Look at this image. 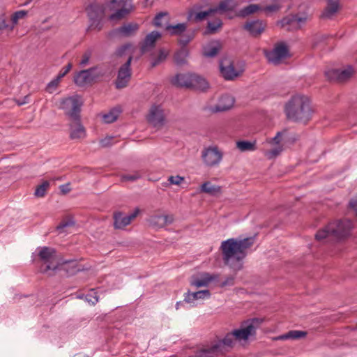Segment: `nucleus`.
Listing matches in <instances>:
<instances>
[{
	"mask_svg": "<svg viewBox=\"0 0 357 357\" xmlns=\"http://www.w3.org/2000/svg\"><path fill=\"white\" fill-rule=\"evenodd\" d=\"M255 236L244 238H229L221 243L220 250L225 265L228 266L235 273L243 268V259L247 256V250L255 242Z\"/></svg>",
	"mask_w": 357,
	"mask_h": 357,
	"instance_id": "obj_1",
	"label": "nucleus"
},
{
	"mask_svg": "<svg viewBox=\"0 0 357 357\" xmlns=\"http://www.w3.org/2000/svg\"><path fill=\"white\" fill-rule=\"evenodd\" d=\"M284 113L288 120L307 124L313 114L309 98L302 95L292 96L284 105Z\"/></svg>",
	"mask_w": 357,
	"mask_h": 357,
	"instance_id": "obj_2",
	"label": "nucleus"
},
{
	"mask_svg": "<svg viewBox=\"0 0 357 357\" xmlns=\"http://www.w3.org/2000/svg\"><path fill=\"white\" fill-rule=\"evenodd\" d=\"M71 108L68 111V128L71 139H82L86 135L84 126L81 121L82 107L84 104L82 98L79 95L68 97Z\"/></svg>",
	"mask_w": 357,
	"mask_h": 357,
	"instance_id": "obj_3",
	"label": "nucleus"
},
{
	"mask_svg": "<svg viewBox=\"0 0 357 357\" xmlns=\"http://www.w3.org/2000/svg\"><path fill=\"white\" fill-rule=\"evenodd\" d=\"M352 222L347 219L331 222L317 231L315 238L321 241L331 236L336 240H341L350 234Z\"/></svg>",
	"mask_w": 357,
	"mask_h": 357,
	"instance_id": "obj_4",
	"label": "nucleus"
},
{
	"mask_svg": "<svg viewBox=\"0 0 357 357\" xmlns=\"http://www.w3.org/2000/svg\"><path fill=\"white\" fill-rule=\"evenodd\" d=\"M38 257L45 265L40 268L43 273H47L49 271H55L58 268L59 257L55 249L50 247H42L38 248Z\"/></svg>",
	"mask_w": 357,
	"mask_h": 357,
	"instance_id": "obj_5",
	"label": "nucleus"
},
{
	"mask_svg": "<svg viewBox=\"0 0 357 357\" xmlns=\"http://www.w3.org/2000/svg\"><path fill=\"white\" fill-rule=\"evenodd\" d=\"M105 6L97 3L89 5L86 10L89 19V29H96L100 31L102 29V20L105 17Z\"/></svg>",
	"mask_w": 357,
	"mask_h": 357,
	"instance_id": "obj_6",
	"label": "nucleus"
},
{
	"mask_svg": "<svg viewBox=\"0 0 357 357\" xmlns=\"http://www.w3.org/2000/svg\"><path fill=\"white\" fill-rule=\"evenodd\" d=\"M264 319L253 318L248 319L242 324V328L231 331L236 340H247L250 336L256 334V330L263 323Z\"/></svg>",
	"mask_w": 357,
	"mask_h": 357,
	"instance_id": "obj_7",
	"label": "nucleus"
},
{
	"mask_svg": "<svg viewBox=\"0 0 357 357\" xmlns=\"http://www.w3.org/2000/svg\"><path fill=\"white\" fill-rule=\"evenodd\" d=\"M219 66L220 74L225 80H234L244 71L243 68H236L234 61L227 56L220 59Z\"/></svg>",
	"mask_w": 357,
	"mask_h": 357,
	"instance_id": "obj_8",
	"label": "nucleus"
},
{
	"mask_svg": "<svg viewBox=\"0 0 357 357\" xmlns=\"http://www.w3.org/2000/svg\"><path fill=\"white\" fill-rule=\"evenodd\" d=\"M133 56L130 54L126 62L119 68L117 77L115 80V86L116 89H121L128 86L132 75L130 65Z\"/></svg>",
	"mask_w": 357,
	"mask_h": 357,
	"instance_id": "obj_9",
	"label": "nucleus"
},
{
	"mask_svg": "<svg viewBox=\"0 0 357 357\" xmlns=\"http://www.w3.org/2000/svg\"><path fill=\"white\" fill-rule=\"evenodd\" d=\"M102 75V73L98 71V67H92L79 72L74 77V82L77 85L83 86L86 84H91Z\"/></svg>",
	"mask_w": 357,
	"mask_h": 357,
	"instance_id": "obj_10",
	"label": "nucleus"
},
{
	"mask_svg": "<svg viewBox=\"0 0 357 357\" xmlns=\"http://www.w3.org/2000/svg\"><path fill=\"white\" fill-rule=\"evenodd\" d=\"M354 70L352 66H349L345 69H330L325 71L324 75L330 82L342 83L347 81L354 74Z\"/></svg>",
	"mask_w": 357,
	"mask_h": 357,
	"instance_id": "obj_11",
	"label": "nucleus"
},
{
	"mask_svg": "<svg viewBox=\"0 0 357 357\" xmlns=\"http://www.w3.org/2000/svg\"><path fill=\"white\" fill-rule=\"evenodd\" d=\"M288 56H289L288 47L282 43L278 44L273 50L266 52L268 61L275 65L280 64L282 59Z\"/></svg>",
	"mask_w": 357,
	"mask_h": 357,
	"instance_id": "obj_12",
	"label": "nucleus"
},
{
	"mask_svg": "<svg viewBox=\"0 0 357 357\" xmlns=\"http://www.w3.org/2000/svg\"><path fill=\"white\" fill-rule=\"evenodd\" d=\"M202 157L207 166L212 167L220 162L222 153L218 150L217 146H209L203 150Z\"/></svg>",
	"mask_w": 357,
	"mask_h": 357,
	"instance_id": "obj_13",
	"label": "nucleus"
},
{
	"mask_svg": "<svg viewBox=\"0 0 357 357\" xmlns=\"http://www.w3.org/2000/svg\"><path fill=\"white\" fill-rule=\"evenodd\" d=\"M139 29V25L136 22L124 23L122 26L113 29L110 36L128 38L135 36Z\"/></svg>",
	"mask_w": 357,
	"mask_h": 357,
	"instance_id": "obj_14",
	"label": "nucleus"
},
{
	"mask_svg": "<svg viewBox=\"0 0 357 357\" xmlns=\"http://www.w3.org/2000/svg\"><path fill=\"white\" fill-rule=\"evenodd\" d=\"M164 111L160 105H153L146 116L147 121L154 127L162 126L165 122Z\"/></svg>",
	"mask_w": 357,
	"mask_h": 357,
	"instance_id": "obj_15",
	"label": "nucleus"
},
{
	"mask_svg": "<svg viewBox=\"0 0 357 357\" xmlns=\"http://www.w3.org/2000/svg\"><path fill=\"white\" fill-rule=\"evenodd\" d=\"M266 27V22L261 20L247 21L243 26V29L252 37L259 36L264 31Z\"/></svg>",
	"mask_w": 357,
	"mask_h": 357,
	"instance_id": "obj_16",
	"label": "nucleus"
},
{
	"mask_svg": "<svg viewBox=\"0 0 357 357\" xmlns=\"http://www.w3.org/2000/svg\"><path fill=\"white\" fill-rule=\"evenodd\" d=\"M326 1L327 5L321 14L320 18L323 20H331L341 9V6L340 4L339 0Z\"/></svg>",
	"mask_w": 357,
	"mask_h": 357,
	"instance_id": "obj_17",
	"label": "nucleus"
},
{
	"mask_svg": "<svg viewBox=\"0 0 357 357\" xmlns=\"http://www.w3.org/2000/svg\"><path fill=\"white\" fill-rule=\"evenodd\" d=\"M174 220L173 215L154 214L149 219V224L153 227L162 228L166 225L172 224Z\"/></svg>",
	"mask_w": 357,
	"mask_h": 357,
	"instance_id": "obj_18",
	"label": "nucleus"
},
{
	"mask_svg": "<svg viewBox=\"0 0 357 357\" xmlns=\"http://www.w3.org/2000/svg\"><path fill=\"white\" fill-rule=\"evenodd\" d=\"M282 134V132H278L276 135L269 141L271 144L275 145V146L265 152V155L268 159L276 158L282 151L283 147L282 145L280 144Z\"/></svg>",
	"mask_w": 357,
	"mask_h": 357,
	"instance_id": "obj_19",
	"label": "nucleus"
},
{
	"mask_svg": "<svg viewBox=\"0 0 357 357\" xmlns=\"http://www.w3.org/2000/svg\"><path fill=\"white\" fill-rule=\"evenodd\" d=\"M162 35L157 31L149 33L144 39L140 47V52L144 54L155 45L156 40L161 38Z\"/></svg>",
	"mask_w": 357,
	"mask_h": 357,
	"instance_id": "obj_20",
	"label": "nucleus"
},
{
	"mask_svg": "<svg viewBox=\"0 0 357 357\" xmlns=\"http://www.w3.org/2000/svg\"><path fill=\"white\" fill-rule=\"evenodd\" d=\"M208 88L209 84L203 77L192 73L189 89L206 91Z\"/></svg>",
	"mask_w": 357,
	"mask_h": 357,
	"instance_id": "obj_21",
	"label": "nucleus"
},
{
	"mask_svg": "<svg viewBox=\"0 0 357 357\" xmlns=\"http://www.w3.org/2000/svg\"><path fill=\"white\" fill-rule=\"evenodd\" d=\"M219 352V345L216 342L211 347H202L195 351L194 354L189 357H214Z\"/></svg>",
	"mask_w": 357,
	"mask_h": 357,
	"instance_id": "obj_22",
	"label": "nucleus"
},
{
	"mask_svg": "<svg viewBox=\"0 0 357 357\" xmlns=\"http://www.w3.org/2000/svg\"><path fill=\"white\" fill-rule=\"evenodd\" d=\"M192 73H178L176 74L170 80L173 86L177 87L190 88V79Z\"/></svg>",
	"mask_w": 357,
	"mask_h": 357,
	"instance_id": "obj_23",
	"label": "nucleus"
},
{
	"mask_svg": "<svg viewBox=\"0 0 357 357\" xmlns=\"http://www.w3.org/2000/svg\"><path fill=\"white\" fill-rule=\"evenodd\" d=\"M190 55L188 48H179L174 54L173 60L174 63L179 67H182L188 63V58Z\"/></svg>",
	"mask_w": 357,
	"mask_h": 357,
	"instance_id": "obj_24",
	"label": "nucleus"
},
{
	"mask_svg": "<svg viewBox=\"0 0 357 357\" xmlns=\"http://www.w3.org/2000/svg\"><path fill=\"white\" fill-rule=\"evenodd\" d=\"M234 104V99L230 96H223L213 108V112H220L229 110Z\"/></svg>",
	"mask_w": 357,
	"mask_h": 357,
	"instance_id": "obj_25",
	"label": "nucleus"
},
{
	"mask_svg": "<svg viewBox=\"0 0 357 357\" xmlns=\"http://www.w3.org/2000/svg\"><path fill=\"white\" fill-rule=\"evenodd\" d=\"M68 296L70 297L71 301H73L76 298L83 299L84 298L85 301L91 305H95L98 302V296L94 289H90L89 293L85 296L82 293H78L75 296L73 294H70Z\"/></svg>",
	"mask_w": 357,
	"mask_h": 357,
	"instance_id": "obj_26",
	"label": "nucleus"
},
{
	"mask_svg": "<svg viewBox=\"0 0 357 357\" xmlns=\"http://www.w3.org/2000/svg\"><path fill=\"white\" fill-rule=\"evenodd\" d=\"M222 49V45L219 40H213L204 47L203 50V56L207 58H213L219 53Z\"/></svg>",
	"mask_w": 357,
	"mask_h": 357,
	"instance_id": "obj_27",
	"label": "nucleus"
},
{
	"mask_svg": "<svg viewBox=\"0 0 357 357\" xmlns=\"http://www.w3.org/2000/svg\"><path fill=\"white\" fill-rule=\"evenodd\" d=\"M114 227L116 229H123L127 225H130L128 222L126 215H123V212L116 211L113 214Z\"/></svg>",
	"mask_w": 357,
	"mask_h": 357,
	"instance_id": "obj_28",
	"label": "nucleus"
},
{
	"mask_svg": "<svg viewBox=\"0 0 357 357\" xmlns=\"http://www.w3.org/2000/svg\"><path fill=\"white\" fill-rule=\"evenodd\" d=\"M307 333L302 331H289L285 334L279 335L274 338L275 340H285L288 339L298 340L306 337Z\"/></svg>",
	"mask_w": 357,
	"mask_h": 357,
	"instance_id": "obj_29",
	"label": "nucleus"
},
{
	"mask_svg": "<svg viewBox=\"0 0 357 357\" xmlns=\"http://www.w3.org/2000/svg\"><path fill=\"white\" fill-rule=\"evenodd\" d=\"M218 278V275H211L208 273H204L202 275L201 279L194 280L191 281V284L196 286L197 287H205L207 286L208 282L212 280H217Z\"/></svg>",
	"mask_w": 357,
	"mask_h": 357,
	"instance_id": "obj_30",
	"label": "nucleus"
},
{
	"mask_svg": "<svg viewBox=\"0 0 357 357\" xmlns=\"http://www.w3.org/2000/svg\"><path fill=\"white\" fill-rule=\"evenodd\" d=\"M200 191L211 196H216L221 193L222 189L219 185H211V182L206 181L201 185Z\"/></svg>",
	"mask_w": 357,
	"mask_h": 357,
	"instance_id": "obj_31",
	"label": "nucleus"
},
{
	"mask_svg": "<svg viewBox=\"0 0 357 357\" xmlns=\"http://www.w3.org/2000/svg\"><path fill=\"white\" fill-rule=\"evenodd\" d=\"M262 10V7L259 4H250L243 8L241 9L237 13L236 16L245 18L247 16L252 15L257 11Z\"/></svg>",
	"mask_w": 357,
	"mask_h": 357,
	"instance_id": "obj_32",
	"label": "nucleus"
},
{
	"mask_svg": "<svg viewBox=\"0 0 357 357\" xmlns=\"http://www.w3.org/2000/svg\"><path fill=\"white\" fill-rule=\"evenodd\" d=\"M237 6L238 3L234 0H222L215 8L218 12L225 13L234 10Z\"/></svg>",
	"mask_w": 357,
	"mask_h": 357,
	"instance_id": "obj_33",
	"label": "nucleus"
},
{
	"mask_svg": "<svg viewBox=\"0 0 357 357\" xmlns=\"http://www.w3.org/2000/svg\"><path fill=\"white\" fill-rule=\"evenodd\" d=\"M234 337L231 332L227 333L225 337L219 340L216 344L219 345V349L222 352L225 347L232 348L234 345Z\"/></svg>",
	"mask_w": 357,
	"mask_h": 357,
	"instance_id": "obj_34",
	"label": "nucleus"
},
{
	"mask_svg": "<svg viewBox=\"0 0 357 357\" xmlns=\"http://www.w3.org/2000/svg\"><path fill=\"white\" fill-rule=\"evenodd\" d=\"M67 74V66L62 68L61 72L56 76L55 79L52 80L47 86L46 91L52 93L58 86L61 79Z\"/></svg>",
	"mask_w": 357,
	"mask_h": 357,
	"instance_id": "obj_35",
	"label": "nucleus"
},
{
	"mask_svg": "<svg viewBox=\"0 0 357 357\" xmlns=\"http://www.w3.org/2000/svg\"><path fill=\"white\" fill-rule=\"evenodd\" d=\"M187 29L185 23H178L176 25H167L165 26V30L169 31L171 36H181Z\"/></svg>",
	"mask_w": 357,
	"mask_h": 357,
	"instance_id": "obj_36",
	"label": "nucleus"
},
{
	"mask_svg": "<svg viewBox=\"0 0 357 357\" xmlns=\"http://www.w3.org/2000/svg\"><path fill=\"white\" fill-rule=\"evenodd\" d=\"M222 22L220 19H215L213 22H208L206 29L204 32V35H211L215 33L219 28L222 26Z\"/></svg>",
	"mask_w": 357,
	"mask_h": 357,
	"instance_id": "obj_37",
	"label": "nucleus"
},
{
	"mask_svg": "<svg viewBox=\"0 0 357 357\" xmlns=\"http://www.w3.org/2000/svg\"><path fill=\"white\" fill-rule=\"evenodd\" d=\"M86 269L84 265L79 264L77 260L68 259V276L74 275L77 273Z\"/></svg>",
	"mask_w": 357,
	"mask_h": 357,
	"instance_id": "obj_38",
	"label": "nucleus"
},
{
	"mask_svg": "<svg viewBox=\"0 0 357 357\" xmlns=\"http://www.w3.org/2000/svg\"><path fill=\"white\" fill-rule=\"evenodd\" d=\"M121 112V107H115L112 108L107 114L103 115V120L106 123H113L118 119V116Z\"/></svg>",
	"mask_w": 357,
	"mask_h": 357,
	"instance_id": "obj_39",
	"label": "nucleus"
},
{
	"mask_svg": "<svg viewBox=\"0 0 357 357\" xmlns=\"http://www.w3.org/2000/svg\"><path fill=\"white\" fill-rule=\"evenodd\" d=\"M210 291L208 290H201L192 294H188L187 296L185 298V301L187 303H190L192 301L204 298L205 296H209Z\"/></svg>",
	"mask_w": 357,
	"mask_h": 357,
	"instance_id": "obj_40",
	"label": "nucleus"
},
{
	"mask_svg": "<svg viewBox=\"0 0 357 357\" xmlns=\"http://www.w3.org/2000/svg\"><path fill=\"white\" fill-rule=\"evenodd\" d=\"M195 37V33H185L181 34V38L178 39V44L180 45V48H188V44Z\"/></svg>",
	"mask_w": 357,
	"mask_h": 357,
	"instance_id": "obj_41",
	"label": "nucleus"
},
{
	"mask_svg": "<svg viewBox=\"0 0 357 357\" xmlns=\"http://www.w3.org/2000/svg\"><path fill=\"white\" fill-rule=\"evenodd\" d=\"M218 12V9L215 8H211L208 10L202 11L197 13L195 17V20L197 22H201L205 20L207 17L212 15Z\"/></svg>",
	"mask_w": 357,
	"mask_h": 357,
	"instance_id": "obj_42",
	"label": "nucleus"
},
{
	"mask_svg": "<svg viewBox=\"0 0 357 357\" xmlns=\"http://www.w3.org/2000/svg\"><path fill=\"white\" fill-rule=\"evenodd\" d=\"M236 146L241 151H254L255 150V142L249 141H238L236 142Z\"/></svg>",
	"mask_w": 357,
	"mask_h": 357,
	"instance_id": "obj_43",
	"label": "nucleus"
},
{
	"mask_svg": "<svg viewBox=\"0 0 357 357\" xmlns=\"http://www.w3.org/2000/svg\"><path fill=\"white\" fill-rule=\"evenodd\" d=\"M50 186V183L47 181H45L42 184L37 186L34 195L37 197H43Z\"/></svg>",
	"mask_w": 357,
	"mask_h": 357,
	"instance_id": "obj_44",
	"label": "nucleus"
},
{
	"mask_svg": "<svg viewBox=\"0 0 357 357\" xmlns=\"http://www.w3.org/2000/svg\"><path fill=\"white\" fill-rule=\"evenodd\" d=\"M168 55V52H165V50L162 48L160 49L158 56L151 62V68H154L159 65L160 63L165 61L167 56Z\"/></svg>",
	"mask_w": 357,
	"mask_h": 357,
	"instance_id": "obj_45",
	"label": "nucleus"
},
{
	"mask_svg": "<svg viewBox=\"0 0 357 357\" xmlns=\"http://www.w3.org/2000/svg\"><path fill=\"white\" fill-rule=\"evenodd\" d=\"M129 10L126 8H120L118 9L114 13L112 14L109 19L110 20H121L127 14H128Z\"/></svg>",
	"mask_w": 357,
	"mask_h": 357,
	"instance_id": "obj_46",
	"label": "nucleus"
},
{
	"mask_svg": "<svg viewBox=\"0 0 357 357\" xmlns=\"http://www.w3.org/2000/svg\"><path fill=\"white\" fill-rule=\"evenodd\" d=\"M27 14L25 10H19L13 13L11 17L13 24L10 27V30L13 29L14 24H16L20 19L24 18Z\"/></svg>",
	"mask_w": 357,
	"mask_h": 357,
	"instance_id": "obj_47",
	"label": "nucleus"
},
{
	"mask_svg": "<svg viewBox=\"0 0 357 357\" xmlns=\"http://www.w3.org/2000/svg\"><path fill=\"white\" fill-rule=\"evenodd\" d=\"M169 13L167 12H160L153 18V24L157 27H162L163 26L162 19L164 17H167Z\"/></svg>",
	"mask_w": 357,
	"mask_h": 357,
	"instance_id": "obj_48",
	"label": "nucleus"
},
{
	"mask_svg": "<svg viewBox=\"0 0 357 357\" xmlns=\"http://www.w3.org/2000/svg\"><path fill=\"white\" fill-rule=\"evenodd\" d=\"M295 17L294 15L287 16L284 17L280 23L281 24L282 27H284L286 26H290L292 29H295Z\"/></svg>",
	"mask_w": 357,
	"mask_h": 357,
	"instance_id": "obj_49",
	"label": "nucleus"
},
{
	"mask_svg": "<svg viewBox=\"0 0 357 357\" xmlns=\"http://www.w3.org/2000/svg\"><path fill=\"white\" fill-rule=\"evenodd\" d=\"M130 47H131L130 43H126V44L119 47L116 50L114 54L117 57H121L125 54L126 51L128 50V49H130Z\"/></svg>",
	"mask_w": 357,
	"mask_h": 357,
	"instance_id": "obj_50",
	"label": "nucleus"
},
{
	"mask_svg": "<svg viewBox=\"0 0 357 357\" xmlns=\"http://www.w3.org/2000/svg\"><path fill=\"white\" fill-rule=\"evenodd\" d=\"M235 276L229 275L226 278V279L222 282L220 284V287H225L227 286H233L234 284Z\"/></svg>",
	"mask_w": 357,
	"mask_h": 357,
	"instance_id": "obj_51",
	"label": "nucleus"
},
{
	"mask_svg": "<svg viewBox=\"0 0 357 357\" xmlns=\"http://www.w3.org/2000/svg\"><path fill=\"white\" fill-rule=\"evenodd\" d=\"M184 180V177L180 176H171L168 181L172 183L174 185H179Z\"/></svg>",
	"mask_w": 357,
	"mask_h": 357,
	"instance_id": "obj_52",
	"label": "nucleus"
},
{
	"mask_svg": "<svg viewBox=\"0 0 357 357\" xmlns=\"http://www.w3.org/2000/svg\"><path fill=\"white\" fill-rule=\"evenodd\" d=\"M139 212H140L139 208H136L135 209V211H134L132 213H130V215H126L127 219H128L127 220H128V222H129V224H130V222H132L135 218H136V217L138 215V214L139 213Z\"/></svg>",
	"mask_w": 357,
	"mask_h": 357,
	"instance_id": "obj_53",
	"label": "nucleus"
},
{
	"mask_svg": "<svg viewBox=\"0 0 357 357\" xmlns=\"http://www.w3.org/2000/svg\"><path fill=\"white\" fill-rule=\"evenodd\" d=\"M90 57H91L90 52H84V54L82 55V60L79 61V64L82 66H84V65L87 64L89 61Z\"/></svg>",
	"mask_w": 357,
	"mask_h": 357,
	"instance_id": "obj_54",
	"label": "nucleus"
},
{
	"mask_svg": "<svg viewBox=\"0 0 357 357\" xmlns=\"http://www.w3.org/2000/svg\"><path fill=\"white\" fill-rule=\"evenodd\" d=\"M294 20H295V29H298L300 28V26L298 25L299 23H305L306 21V17H298L297 15H294Z\"/></svg>",
	"mask_w": 357,
	"mask_h": 357,
	"instance_id": "obj_55",
	"label": "nucleus"
},
{
	"mask_svg": "<svg viewBox=\"0 0 357 357\" xmlns=\"http://www.w3.org/2000/svg\"><path fill=\"white\" fill-rule=\"evenodd\" d=\"M139 177H140L139 174L136 173L133 175H128V174L123 175L122 176V179L123 181H135V180L138 179Z\"/></svg>",
	"mask_w": 357,
	"mask_h": 357,
	"instance_id": "obj_56",
	"label": "nucleus"
},
{
	"mask_svg": "<svg viewBox=\"0 0 357 357\" xmlns=\"http://www.w3.org/2000/svg\"><path fill=\"white\" fill-rule=\"evenodd\" d=\"M122 5L121 1H119L118 0H110L109 3V7L111 10L116 9L120 7Z\"/></svg>",
	"mask_w": 357,
	"mask_h": 357,
	"instance_id": "obj_57",
	"label": "nucleus"
},
{
	"mask_svg": "<svg viewBox=\"0 0 357 357\" xmlns=\"http://www.w3.org/2000/svg\"><path fill=\"white\" fill-rule=\"evenodd\" d=\"M112 137H105L100 140V143L102 147H107L111 146V141L112 139Z\"/></svg>",
	"mask_w": 357,
	"mask_h": 357,
	"instance_id": "obj_58",
	"label": "nucleus"
},
{
	"mask_svg": "<svg viewBox=\"0 0 357 357\" xmlns=\"http://www.w3.org/2000/svg\"><path fill=\"white\" fill-rule=\"evenodd\" d=\"M10 26H9L6 23V19L5 16L0 17V29H10Z\"/></svg>",
	"mask_w": 357,
	"mask_h": 357,
	"instance_id": "obj_59",
	"label": "nucleus"
},
{
	"mask_svg": "<svg viewBox=\"0 0 357 357\" xmlns=\"http://www.w3.org/2000/svg\"><path fill=\"white\" fill-rule=\"evenodd\" d=\"M278 10V6L276 5H269L264 8H262V10L266 12H275Z\"/></svg>",
	"mask_w": 357,
	"mask_h": 357,
	"instance_id": "obj_60",
	"label": "nucleus"
},
{
	"mask_svg": "<svg viewBox=\"0 0 357 357\" xmlns=\"http://www.w3.org/2000/svg\"><path fill=\"white\" fill-rule=\"evenodd\" d=\"M349 206L356 212L357 215V199H351L349 203Z\"/></svg>",
	"mask_w": 357,
	"mask_h": 357,
	"instance_id": "obj_61",
	"label": "nucleus"
},
{
	"mask_svg": "<svg viewBox=\"0 0 357 357\" xmlns=\"http://www.w3.org/2000/svg\"><path fill=\"white\" fill-rule=\"evenodd\" d=\"M28 100H29V96H26L24 97L23 100H15V102L16 103L19 105V106H21L22 105H24L26 103L28 102Z\"/></svg>",
	"mask_w": 357,
	"mask_h": 357,
	"instance_id": "obj_62",
	"label": "nucleus"
},
{
	"mask_svg": "<svg viewBox=\"0 0 357 357\" xmlns=\"http://www.w3.org/2000/svg\"><path fill=\"white\" fill-rule=\"evenodd\" d=\"M75 222L71 215L68 214V228L75 227Z\"/></svg>",
	"mask_w": 357,
	"mask_h": 357,
	"instance_id": "obj_63",
	"label": "nucleus"
},
{
	"mask_svg": "<svg viewBox=\"0 0 357 357\" xmlns=\"http://www.w3.org/2000/svg\"><path fill=\"white\" fill-rule=\"evenodd\" d=\"M66 101H67L66 98H63L62 100H61V101L59 102V106H58L59 108V109H65L66 105Z\"/></svg>",
	"mask_w": 357,
	"mask_h": 357,
	"instance_id": "obj_64",
	"label": "nucleus"
}]
</instances>
